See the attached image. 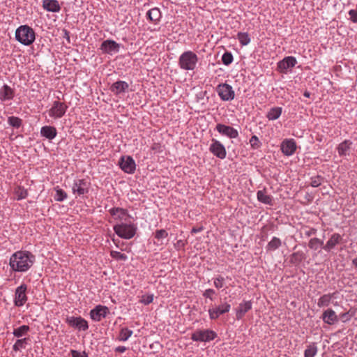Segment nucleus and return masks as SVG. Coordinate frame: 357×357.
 <instances>
[{"label":"nucleus","mask_w":357,"mask_h":357,"mask_svg":"<svg viewBox=\"0 0 357 357\" xmlns=\"http://www.w3.org/2000/svg\"><path fill=\"white\" fill-rule=\"evenodd\" d=\"M35 261V256L29 251H18L10 258L9 264L14 271L24 272L28 271Z\"/></svg>","instance_id":"f257e3e1"},{"label":"nucleus","mask_w":357,"mask_h":357,"mask_svg":"<svg viewBox=\"0 0 357 357\" xmlns=\"http://www.w3.org/2000/svg\"><path fill=\"white\" fill-rule=\"evenodd\" d=\"M15 38L21 44L29 46L34 42L36 33L29 26L22 25L16 29Z\"/></svg>","instance_id":"f03ea898"},{"label":"nucleus","mask_w":357,"mask_h":357,"mask_svg":"<svg viewBox=\"0 0 357 357\" xmlns=\"http://www.w3.org/2000/svg\"><path fill=\"white\" fill-rule=\"evenodd\" d=\"M198 61V57L192 51L184 52L178 59V64L181 69L185 70H193Z\"/></svg>","instance_id":"7ed1b4c3"},{"label":"nucleus","mask_w":357,"mask_h":357,"mask_svg":"<svg viewBox=\"0 0 357 357\" xmlns=\"http://www.w3.org/2000/svg\"><path fill=\"white\" fill-rule=\"evenodd\" d=\"M136 227L133 224H119L114 227L115 233L125 239L132 238L136 233Z\"/></svg>","instance_id":"20e7f679"},{"label":"nucleus","mask_w":357,"mask_h":357,"mask_svg":"<svg viewBox=\"0 0 357 357\" xmlns=\"http://www.w3.org/2000/svg\"><path fill=\"white\" fill-rule=\"evenodd\" d=\"M217 337V334L211 330H197L195 331L191 339L196 342H209L214 340Z\"/></svg>","instance_id":"39448f33"},{"label":"nucleus","mask_w":357,"mask_h":357,"mask_svg":"<svg viewBox=\"0 0 357 357\" xmlns=\"http://www.w3.org/2000/svg\"><path fill=\"white\" fill-rule=\"evenodd\" d=\"M216 91L220 98L224 101L232 100L235 96L231 86L227 83L220 84L216 88Z\"/></svg>","instance_id":"423d86ee"},{"label":"nucleus","mask_w":357,"mask_h":357,"mask_svg":"<svg viewBox=\"0 0 357 357\" xmlns=\"http://www.w3.org/2000/svg\"><path fill=\"white\" fill-rule=\"evenodd\" d=\"M68 109L66 103L60 101H54L52 107L48 113L50 116L54 119H60L64 116Z\"/></svg>","instance_id":"0eeeda50"},{"label":"nucleus","mask_w":357,"mask_h":357,"mask_svg":"<svg viewBox=\"0 0 357 357\" xmlns=\"http://www.w3.org/2000/svg\"><path fill=\"white\" fill-rule=\"evenodd\" d=\"M119 165L121 169L126 173L133 174L136 169V164L131 156H122L119 161Z\"/></svg>","instance_id":"6e6552de"},{"label":"nucleus","mask_w":357,"mask_h":357,"mask_svg":"<svg viewBox=\"0 0 357 357\" xmlns=\"http://www.w3.org/2000/svg\"><path fill=\"white\" fill-rule=\"evenodd\" d=\"M66 322L71 327L79 331H86L89 328L88 322L81 317H67Z\"/></svg>","instance_id":"1a4fd4ad"},{"label":"nucleus","mask_w":357,"mask_h":357,"mask_svg":"<svg viewBox=\"0 0 357 357\" xmlns=\"http://www.w3.org/2000/svg\"><path fill=\"white\" fill-rule=\"evenodd\" d=\"M209 151L220 159H225L227 155L226 149L224 145L217 139H213Z\"/></svg>","instance_id":"9d476101"},{"label":"nucleus","mask_w":357,"mask_h":357,"mask_svg":"<svg viewBox=\"0 0 357 357\" xmlns=\"http://www.w3.org/2000/svg\"><path fill=\"white\" fill-rule=\"evenodd\" d=\"M109 313V308L107 306L98 305L90 312L91 318L95 321H100L102 318Z\"/></svg>","instance_id":"9b49d317"},{"label":"nucleus","mask_w":357,"mask_h":357,"mask_svg":"<svg viewBox=\"0 0 357 357\" xmlns=\"http://www.w3.org/2000/svg\"><path fill=\"white\" fill-rule=\"evenodd\" d=\"M215 129L220 134L227 136L230 139H234L238 136V132L237 130L229 126L218 123Z\"/></svg>","instance_id":"f8f14e48"},{"label":"nucleus","mask_w":357,"mask_h":357,"mask_svg":"<svg viewBox=\"0 0 357 357\" xmlns=\"http://www.w3.org/2000/svg\"><path fill=\"white\" fill-rule=\"evenodd\" d=\"M343 238L338 233L333 234L327 241L326 243L323 245V249L326 252H331L337 245L342 243Z\"/></svg>","instance_id":"ddd939ff"},{"label":"nucleus","mask_w":357,"mask_h":357,"mask_svg":"<svg viewBox=\"0 0 357 357\" xmlns=\"http://www.w3.org/2000/svg\"><path fill=\"white\" fill-rule=\"evenodd\" d=\"M119 47V44L116 41L106 40L102 43L100 49L105 53L111 54L112 52H118Z\"/></svg>","instance_id":"4468645a"},{"label":"nucleus","mask_w":357,"mask_h":357,"mask_svg":"<svg viewBox=\"0 0 357 357\" xmlns=\"http://www.w3.org/2000/svg\"><path fill=\"white\" fill-rule=\"evenodd\" d=\"M73 193L83 195L88 192L87 183L84 179H78L75 181L72 187Z\"/></svg>","instance_id":"2eb2a0df"},{"label":"nucleus","mask_w":357,"mask_h":357,"mask_svg":"<svg viewBox=\"0 0 357 357\" xmlns=\"http://www.w3.org/2000/svg\"><path fill=\"white\" fill-rule=\"evenodd\" d=\"M129 84L125 82L119 80L113 83L110 86V91L116 95L125 93L128 90Z\"/></svg>","instance_id":"dca6fc26"},{"label":"nucleus","mask_w":357,"mask_h":357,"mask_svg":"<svg viewBox=\"0 0 357 357\" xmlns=\"http://www.w3.org/2000/svg\"><path fill=\"white\" fill-rule=\"evenodd\" d=\"M252 309V302L244 301L239 304L238 308L236 309V319H241L246 312H248L250 310Z\"/></svg>","instance_id":"f3484780"},{"label":"nucleus","mask_w":357,"mask_h":357,"mask_svg":"<svg viewBox=\"0 0 357 357\" xmlns=\"http://www.w3.org/2000/svg\"><path fill=\"white\" fill-rule=\"evenodd\" d=\"M14 96V90L7 84H4L0 89V100L2 101L10 100Z\"/></svg>","instance_id":"a211bd4d"},{"label":"nucleus","mask_w":357,"mask_h":357,"mask_svg":"<svg viewBox=\"0 0 357 357\" xmlns=\"http://www.w3.org/2000/svg\"><path fill=\"white\" fill-rule=\"evenodd\" d=\"M40 135L49 140H52L56 136L57 130L54 126H45L40 129Z\"/></svg>","instance_id":"6ab92c4d"},{"label":"nucleus","mask_w":357,"mask_h":357,"mask_svg":"<svg viewBox=\"0 0 357 357\" xmlns=\"http://www.w3.org/2000/svg\"><path fill=\"white\" fill-rule=\"evenodd\" d=\"M43 7L47 11L56 13L61 10V7L56 0H43Z\"/></svg>","instance_id":"aec40b11"},{"label":"nucleus","mask_w":357,"mask_h":357,"mask_svg":"<svg viewBox=\"0 0 357 357\" xmlns=\"http://www.w3.org/2000/svg\"><path fill=\"white\" fill-rule=\"evenodd\" d=\"M322 318L325 323L330 325L333 324L335 321H337V317L335 314V312L331 309H328L326 310L323 313Z\"/></svg>","instance_id":"412c9836"},{"label":"nucleus","mask_w":357,"mask_h":357,"mask_svg":"<svg viewBox=\"0 0 357 357\" xmlns=\"http://www.w3.org/2000/svg\"><path fill=\"white\" fill-rule=\"evenodd\" d=\"M111 215L114 217L115 219L123 220L126 215H128V211L123 208L114 207L109 210Z\"/></svg>","instance_id":"4be33fe9"},{"label":"nucleus","mask_w":357,"mask_h":357,"mask_svg":"<svg viewBox=\"0 0 357 357\" xmlns=\"http://www.w3.org/2000/svg\"><path fill=\"white\" fill-rule=\"evenodd\" d=\"M352 145V142L349 139H345L340 143L337 146V152L340 156L346 155L348 154L349 151Z\"/></svg>","instance_id":"5701e85b"},{"label":"nucleus","mask_w":357,"mask_h":357,"mask_svg":"<svg viewBox=\"0 0 357 357\" xmlns=\"http://www.w3.org/2000/svg\"><path fill=\"white\" fill-rule=\"evenodd\" d=\"M257 199L265 204L273 205V198L267 195L265 190H259L257 193Z\"/></svg>","instance_id":"b1692460"},{"label":"nucleus","mask_w":357,"mask_h":357,"mask_svg":"<svg viewBox=\"0 0 357 357\" xmlns=\"http://www.w3.org/2000/svg\"><path fill=\"white\" fill-rule=\"evenodd\" d=\"M146 15L150 21L156 22L160 20L161 13L159 8H153L147 12Z\"/></svg>","instance_id":"393cba45"},{"label":"nucleus","mask_w":357,"mask_h":357,"mask_svg":"<svg viewBox=\"0 0 357 357\" xmlns=\"http://www.w3.org/2000/svg\"><path fill=\"white\" fill-rule=\"evenodd\" d=\"M26 300V291H15V304L16 306H22Z\"/></svg>","instance_id":"a878e982"},{"label":"nucleus","mask_w":357,"mask_h":357,"mask_svg":"<svg viewBox=\"0 0 357 357\" xmlns=\"http://www.w3.org/2000/svg\"><path fill=\"white\" fill-rule=\"evenodd\" d=\"M290 67V56H286L278 63V68L280 73H287Z\"/></svg>","instance_id":"bb28decb"},{"label":"nucleus","mask_w":357,"mask_h":357,"mask_svg":"<svg viewBox=\"0 0 357 357\" xmlns=\"http://www.w3.org/2000/svg\"><path fill=\"white\" fill-rule=\"evenodd\" d=\"M30 328L27 325H22L17 328H15L13 334L15 337H21L26 335L29 331Z\"/></svg>","instance_id":"cd10ccee"},{"label":"nucleus","mask_w":357,"mask_h":357,"mask_svg":"<svg viewBox=\"0 0 357 357\" xmlns=\"http://www.w3.org/2000/svg\"><path fill=\"white\" fill-rule=\"evenodd\" d=\"M30 340L29 337H24L22 339H18L15 344L13 346V349L15 351H19L20 349H24L26 345L28 344Z\"/></svg>","instance_id":"c85d7f7f"},{"label":"nucleus","mask_w":357,"mask_h":357,"mask_svg":"<svg viewBox=\"0 0 357 357\" xmlns=\"http://www.w3.org/2000/svg\"><path fill=\"white\" fill-rule=\"evenodd\" d=\"M317 347L315 343L310 344L307 346L306 349L304 351L305 357H314L317 353Z\"/></svg>","instance_id":"c756f323"},{"label":"nucleus","mask_w":357,"mask_h":357,"mask_svg":"<svg viewBox=\"0 0 357 357\" xmlns=\"http://www.w3.org/2000/svg\"><path fill=\"white\" fill-rule=\"evenodd\" d=\"M237 39L242 46L247 45L250 42V36L245 32H238L237 33Z\"/></svg>","instance_id":"7c9ffc66"},{"label":"nucleus","mask_w":357,"mask_h":357,"mask_svg":"<svg viewBox=\"0 0 357 357\" xmlns=\"http://www.w3.org/2000/svg\"><path fill=\"white\" fill-rule=\"evenodd\" d=\"M282 112L281 107H273L270 109V111L267 113L266 117L269 120H275L280 116Z\"/></svg>","instance_id":"2f4dec72"},{"label":"nucleus","mask_w":357,"mask_h":357,"mask_svg":"<svg viewBox=\"0 0 357 357\" xmlns=\"http://www.w3.org/2000/svg\"><path fill=\"white\" fill-rule=\"evenodd\" d=\"M15 194L17 196V200L25 199L28 196V192L26 189L20 185L15 188Z\"/></svg>","instance_id":"473e14b6"},{"label":"nucleus","mask_w":357,"mask_h":357,"mask_svg":"<svg viewBox=\"0 0 357 357\" xmlns=\"http://www.w3.org/2000/svg\"><path fill=\"white\" fill-rule=\"evenodd\" d=\"M8 123L10 126L19 128L22 124V120L17 116H11L8 118Z\"/></svg>","instance_id":"72a5a7b5"},{"label":"nucleus","mask_w":357,"mask_h":357,"mask_svg":"<svg viewBox=\"0 0 357 357\" xmlns=\"http://www.w3.org/2000/svg\"><path fill=\"white\" fill-rule=\"evenodd\" d=\"M323 245H324V242L317 238H311L308 244L309 248L314 250H318L321 246L323 247Z\"/></svg>","instance_id":"f704fd0d"},{"label":"nucleus","mask_w":357,"mask_h":357,"mask_svg":"<svg viewBox=\"0 0 357 357\" xmlns=\"http://www.w3.org/2000/svg\"><path fill=\"white\" fill-rule=\"evenodd\" d=\"M132 334V331L128 328H122L121 329L119 340L120 341H126Z\"/></svg>","instance_id":"c9c22d12"},{"label":"nucleus","mask_w":357,"mask_h":357,"mask_svg":"<svg viewBox=\"0 0 357 357\" xmlns=\"http://www.w3.org/2000/svg\"><path fill=\"white\" fill-rule=\"evenodd\" d=\"M281 150L286 155H290V139H286L282 142Z\"/></svg>","instance_id":"e433bc0d"},{"label":"nucleus","mask_w":357,"mask_h":357,"mask_svg":"<svg viewBox=\"0 0 357 357\" xmlns=\"http://www.w3.org/2000/svg\"><path fill=\"white\" fill-rule=\"evenodd\" d=\"M331 296L330 294H326L321 296L318 302V305L319 307H325L328 306L331 302Z\"/></svg>","instance_id":"4c0bfd02"},{"label":"nucleus","mask_w":357,"mask_h":357,"mask_svg":"<svg viewBox=\"0 0 357 357\" xmlns=\"http://www.w3.org/2000/svg\"><path fill=\"white\" fill-rule=\"evenodd\" d=\"M110 255L112 258L116 260L126 261L128 259V257L126 254L121 253L119 251L112 250L110 252Z\"/></svg>","instance_id":"58836bf2"},{"label":"nucleus","mask_w":357,"mask_h":357,"mask_svg":"<svg viewBox=\"0 0 357 357\" xmlns=\"http://www.w3.org/2000/svg\"><path fill=\"white\" fill-rule=\"evenodd\" d=\"M233 59L234 58L232 54L229 52H225L222 56V61L226 66L231 64L233 61Z\"/></svg>","instance_id":"ea45409f"},{"label":"nucleus","mask_w":357,"mask_h":357,"mask_svg":"<svg viewBox=\"0 0 357 357\" xmlns=\"http://www.w3.org/2000/svg\"><path fill=\"white\" fill-rule=\"evenodd\" d=\"M280 240L278 238L274 237L268 244V249L274 250L280 245Z\"/></svg>","instance_id":"a19ab883"},{"label":"nucleus","mask_w":357,"mask_h":357,"mask_svg":"<svg viewBox=\"0 0 357 357\" xmlns=\"http://www.w3.org/2000/svg\"><path fill=\"white\" fill-rule=\"evenodd\" d=\"M139 303H143L144 305H149L153 301V294H144L139 297Z\"/></svg>","instance_id":"79ce46f5"},{"label":"nucleus","mask_w":357,"mask_h":357,"mask_svg":"<svg viewBox=\"0 0 357 357\" xmlns=\"http://www.w3.org/2000/svg\"><path fill=\"white\" fill-rule=\"evenodd\" d=\"M250 144L253 149H257L261 146V143L256 135L251 137L250 139Z\"/></svg>","instance_id":"37998d69"},{"label":"nucleus","mask_w":357,"mask_h":357,"mask_svg":"<svg viewBox=\"0 0 357 357\" xmlns=\"http://www.w3.org/2000/svg\"><path fill=\"white\" fill-rule=\"evenodd\" d=\"M56 196L54 197L55 199L58 202H62L65 199L67 198V194L66 192L63 190L62 189H57L56 190Z\"/></svg>","instance_id":"c03bdc74"},{"label":"nucleus","mask_w":357,"mask_h":357,"mask_svg":"<svg viewBox=\"0 0 357 357\" xmlns=\"http://www.w3.org/2000/svg\"><path fill=\"white\" fill-rule=\"evenodd\" d=\"M154 236L156 239L158 240H160V239H162V238H165L168 236V233L167 231L164 229H158L155 231V232L154 233Z\"/></svg>","instance_id":"a18cd8bd"},{"label":"nucleus","mask_w":357,"mask_h":357,"mask_svg":"<svg viewBox=\"0 0 357 357\" xmlns=\"http://www.w3.org/2000/svg\"><path fill=\"white\" fill-rule=\"evenodd\" d=\"M323 180H324V178L321 176H317L314 177H312L311 181H310V185L314 188L319 187L321 184Z\"/></svg>","instance_id":"49530a36"},{"label":"nucleus","mask_w":357,"mask_h":357,"mask_svg":"<svg viewBox=\"0 0 357 357\" xmlns=\"http://www.w3.org/2000/svg\"><path fill=\"white\" fill-rule=\"evenodd\" d=\"M215 309L218 312V314H220V315L223 314L229 311L230 305L225 303L224 305H219V306L215 307Z\"/></svg>","instance_id":"de8ad7c7"},{"label":"nucleus","mask_w":357,"mask_h":357,"mask_svg":"<svg viewBox=\"0 0 357 357\" xmlns=\"http://www.w3.org/2000/svg\"><path fill=\"white\" fill-rule=\"evenodd\" d=\"M349 15V20L355 24H357V8L351 9L348 13Z\"/></svg>","instance_id":"09e8293b"},{"label":"nucleus","mask_w":357,"mask_h":357,"mask_svg":"<svg viewBox=\"0 0 357 357\" xmlns=\"http://www.w3.org/2000/svg\"><path fill=\"white\" fill-rule=\"evenodd\" d=\"M72 357H88V354L85 352H80L77 350H71L70 351Z\"/></svg>","instance_id":"8fccbe9b"},{"label":"nucleus","mask_w":357,"mask_h":357,"mask_svg":"<svg viewBox=\"0 0 357 357\" xmlns=\"http://www.w3.org/2000/svg\"><path fill=\"white\" fill-rule=\"evenodd\" d=\"M224 283V278L222 277L217 278L214 280V284L217 289L222 288Z\"/></svg>","instance_id":"3c124183"},{"label":"nucleus","mask_w":357,"mask_h":357,"mask_svg":"<svg viewBox=\"0 0 357 357\" xmlns=\"http://www.w3.org/2000/svg\"><path fill=\"white\" fill-rule=\"evenodd\" d=\"M209 316L211 319H216L220 316V314L216 311L215 308L210 309L208 310Z\"/></svg>","instance_id":"603ef678"},{"label":"nucleus","mask_w":357,"mask_h":357,"mask_svg":"<svg viewBox=\"0 0 357 357\" xmlns=\"http://www.w3.org/2000/svg\"><path fill=\"white\" fill-rule=\"evenodd\" d=\"M209 316L211 319H216L220 316V314L216 311L215 308L210 309L208 310Z\"/></svg>","instance_id":"864d4df0"},{"label":"nucleus","mask_w":357,"mask_h":357,"mask_svg":"<svg viewBox=\"0 0 357 357\" xmlns=\"http://www.w3.org/2000/svg\"><path fill=\"white\" fill-rule=\"evenodd\" d=\"M303 231L306 236H310L312 235H314L317 232V230L313 228H305V229H304Z\"/></svg>","instance_id":"5fc2aeb1"},{"label":"nucleus","mask_w":357,"mask_h":357,"mask_svg":"<svg viewBox=\"0 0 357 357\" xmlns=\"http://www.w3.org/2000/svg\"><path fill=\"white\" fill-rule=\"evenodd\" d=\"M174 245L177 250H180L185 247V243L183 240H178Z\"/></svg>","instance_id":"6e6d98bb"},{"label":"nucleus","mask_w":357,"mask_h":357,"mask_svg":"<svg viewBox=\"0 0 357 357\" xmlns=\"http://www.w3.org/2000/svg\"><path fill=\"white\" fill-rule=\"evenodd\" d=\"M151 149L153 150V151H157L158 153H160V152L162 151V146L158 143H154L153 144V146H151Z\"/></svg>","instance_id":"4d7b16f0"},{"label":"nucleus","mask_w":357,"mask_h":357,"mask_svg":"<svg viewBox=\"0 0 357 357\" xmlns=\"http://www.w3.org/2000/svg\"><path fill=\"white\" fill-rule=\"evenodd\" d=\"M353 315H354L353 313L349 314V312L343 313L341 315V317H342V319H343V321H347L349 320Z\"/></svg>","instance_id":"13d9d810"},{"label":"nucleus","mask_w":357,"mask_h":357,"mask_svg":"<svg viewBox=\"0 0 357 357\" xmlns=\"http://www.w3.org/2000/svg\"><path fill=\"white\" fill-rule=\"evenodd\" d=\"M63 37L68 41V43H70V32L66 29H63Z\"/></svg>","instance_id":"bf43d9fd"},{"label":"nucleus","mask_w":357,"mask_h":357,"mask_svg":"<svg viewBox=\"0 0 357 357\" xmlns=\"http://www.w3.org/2000/svg\"><path fill=\"white\" fill-rule=\"evenodd\" d=\"M126 351V347L124 346H119L115 349V351L118 353H123Z\"/></svg>","instance_id":"052dcab7"},{"label":"nucleus","mask_w":357,"mask_h":357,"mask_svg":"<svg viewBox=\"0 0 357 357\" xmlns=\"http://www.w3.org/2000/svg\"><path fill=\"white\" fill-rule=\"evenodd\" d=\"M202 230H203V227H193L191 230V233L196 234V233L202 231Z\"/></svg>","instance_id":"680f3d73"},{"label":"nucleus","mask_w":357,"mask_h":357,"mask_svg":"<svg viewBox=\"0 0 357 357\" xmlns=\"http://www.w3.org/2000/svg\"><path fill=\"white\" fill-rule=\"evenodd\" d=\"M214 293V291H206L204 292L203 294V296L206 298H211V295L212 294Z\"/></svg>","instance_id":"e2e57ef3"},{"label":"nucleus","mask_w":357,"mask_h":357,"mask_svg":"<svg viewBox=\"0 0 357 357\" xmlns=\"http://www.w3.org/2000/svg\"><path fill=\"white\" fill-rule=\"evenodd\" d=\"M296 150V142L291 139V154Z\"/></svg>","instance_id":"0e129e2a"},{"label":"nucleus","mask_w":357,"mask_h":357,"mask_svg":"<svg viewBox=\"0 0 357 357\" xmlns=\"http://www.w3.org/2000/svg\"><path fill=\"white\" fill-rule=\"evenodd\" d=\"M27 286L24 284H21L20 286L17 287L15 290H26Z\"/></svg>","instance_id":"69168bd1"},{"label":"nucleus","mask_w":357,"mask_h":357,"mask_svg":"<svg viewBox=\"0 0 357 357\" xmlns=\"http://www.w3.org/2000/svg\"><path fill=\"white\" fill-rule=\"evenodd\" d=\"M297 61L296 59L291 56V68L294 67L296 64Z\"/></svg>","instance_id":"338daca9"},{"label":"nucleus","mask_w":357,"mask_h":357,"mask_svg":"<svg viewBox=\"0 0 357 357\" xmlns=\"http://www.w3.org/2000/svg\"><path fill=\"white\" fill-rule=\"evenodd\" d=\"M352 264L357 268V257L352 260Z\"/></svg>","instance_id":"774afa93"}]
</instances>
